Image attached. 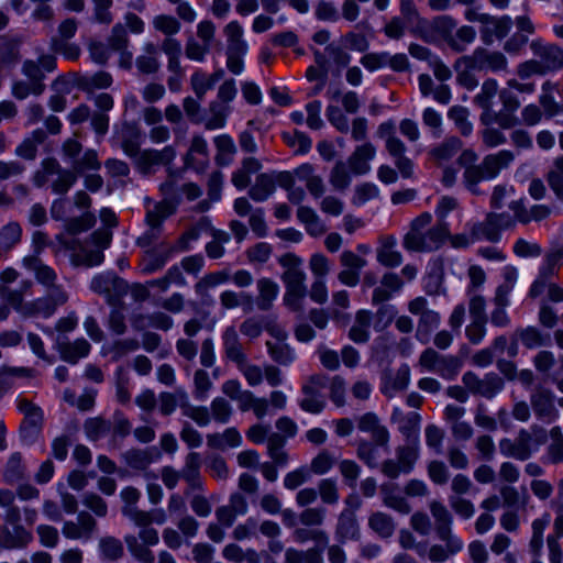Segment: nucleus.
<instances>
[{
    "label": "nucleus",
    "mask_w": 563,
    "mask_h": 563,
    "mask_svg": "<svg viewBox=\"0 0 563 563\" xmlns=\"http://www.w3.org/2000/svg\"><path fill=\"white\" fill-rule=\"evenodd\" d=\"M432 214L423 212L411 221L410 229L402 240V245L411 252H432L441 247L449 236V228L445 221H439L429 228Z\"/></svg>",
    "instance_id": "1"
},
{
    "label": "nucleus",
    "mask_w": 563,
    "mask_h": 563,
    "mask_svg": "<svg viewBox=\"0 0 563 563\" xmlns=\"http://www.w3.org/2000/svg\"><path fill=\"white\" fill-rule=\"evenodd\" d=\"M515 159V154L508 150L486 155L475 166H470L463 172V185L473 195L485 194L481 183L496 178L503 169L508 168Z\"/></svg>",
    "instance_id": "2"
},
{
    "label": "nucleus",
    "mask_w": 563,
    "mask_h": 563,
    "mask_svg": "<svg viewBox=\"0 0 563 563\" xmlns=\"http://www.w3.org/2000/svg\"><path fill=\"white\" fill-rule=\"evenodd\" d=\"M284 268L282 280L285 284V305L292 311H302V301L307 295L306 273L302 268V260L294 253H286L278 258Z\"/></svg>",
    "instance_id": "3"
},
{
    "label": "nucleus",
    "mask_w": 563,
    "mask_h": 563,
    "mask_svg": "<svg viewBox=\"0 0 563 563\" xmlns=\"http://www.w3.org/2000/svg\"><path fill=\"white\" fill-rule=\"evenodd\" d=\"M16 408L23 416L19 428L20 439L25 444H33L38 440L42 433L44 424L43 409L25 398L18 400Z\"/></svg>",
    "instance_id": "4"
},
{
    "label": "nucleus",
    "mask_w": 563,
    "mask_h": 563,
    "mask_svg": "<svg viewBox=\"0 0 563 563\" xmlns=\"http://www.w3.org/2000/svg\"><path fill=\"white\" fill-rule=\"evenodd\" d=\"M419 365L427 371L438 373L445 379H453L460 372L462 362L456 356L442 355L429 347L421 353Z\"/></svg>",
    "instance_id": "5"
},
{
    "label": "nucleus",
    "mask_w": 563,
    "mask_h": 563,
    "mask_svg": "<svg viewBox=\"0 0 563 563\" xmlns=\"http://www.w3.org/2000/svg\"><path fill=\"white\" fill-rule=\"evenodd\" d=\"M457 65H467L477 71L490 70L494 73L506 70L508 60L497 51H488L477 47L471 55H464L457 59Z\"/></svg>",
    "instance_id": "6"
},
{
    "label": "nucleus",
    "mask_w": 563,
    "mask_h": 563,
    "mask_svg": "<svg viewBox=\"0 0 563 563\" xmlns=\"http://www.w3.org/2000/svg\"><path fill=\"white\" fill-rule=\"evenodd\" d=\"M46 295L40 297L26 306V311L31 314H41L43 317L52 316L57 307L65 305L68 301V292L57 282L54 286L45 287Z\"/></svg>",
    "instance_id": "7"
},
{
    "label": "nucleus",
    "mask_w": 563,
    "mask_h": 563,
    "mask_svg": "<svg viewBox=\"0 0 563 563\" xmlns=\"http://www.w3.org/2000/svg\"><path fill=\"white\" fill-rule=\"evenodd\" d=\"M90 288L95 292L106 296L109 305L115 306L128 291V284L124 279L112 273H104L92 278Z\"/></svg>",
    "instance_id": "8"
},
{
    "label": "nucleus",
    "mask_w": 563,
    "mask_h": 563,
    "mask_svg": "<svg viewBox=\"0 0 563 563\" xmlns=\"http://www.w3.org/2000/svg\"><path fill=\"white\" fill-rule=\"evenodd\" d=\"M462 382L468 391L485 398H493L504 388L503 379L495 373H489L481 378L473 372H466Z\"/></svg>",
    "instance_id": "9"
},
{
    "label": "nucleus",
    "mask_w": 563,
    "mask_h": 563,
    "mask_svg": "<svg viewBox=\"0 0 563 563\" xmlns=\"http://www.w3.org/2000/svg\"><path fill=\"white\" fill-rule=\"evenodd\" d=\"M176 156V151L168 145L162 150H144L134 156L135 167L143 175L154 173V167L158 165H169Z\"/></svg>",
    "instance_id": "10"
},
{
    "label": "nucleus",
    "mask_w": 563,
    "mask_h": 563,
    "mask_svg": "<svg viewBox=\"0 0 563 563\" xmlns=\"http://www.w3.org/2000/svg\"><path fill=\"white\" fill-rule=\"evenodd\" d=\"M530 49L547 73L563 68V48L556 44L533 40Z\"/></svg>",
    "instance_id": "11"
},
{
    "label": "nucleus",
    "mask_w": 563,
    "mask_h": 563,
    "mask_svg": "<svg viewBox=\"0 0 563 563\" xmlns=\"http://www.w3.org/2000/svg\"><path fill=\"white\" fill-rule=\"evenodd\" d=\"M530 405L534 416L543 422L551 423L559 417L554 395L548 388L537 387L530 395Z\"/></svg>",
    "instance_id": "12"
},
{
    "label": "nucleus",
    "mask_w": 563,
    "mask_h": 563,
    "mask_svg": "<svg viewBox=\"0 0 563 563\" xmlns=\"http://www.w3.org/2000/svg\"><path fill=\"white\" fill-rule=\"evenodd\" d=\"M97 530L96 519L87 511L78 514L76 521H65L62 528L63 536L68 540H89Z\"/></svg>",
    "instance_id": "13"
},
{
    "label": "nucleus",
    "mask_w": 563,
    "mask_h": 563,
    "mask_svg": "<svg viewBox=\"0 0 563 563\" xmlns=\"http://www.w3.org/2000/svg\"><path fill=\"white\" fill-rule=\"evenodd\" d=\"M437 537L444 543H434L428 548L427 558L430 562L444 563L463 550L464 543L457 536L437 534Z\"/></svg>",
    "instance_id": "14"
},
{
    "label": "nucleus",
    "mask_w": 563,
    "mask_h": 563,
    "mask_svg": "<svg viewBox=\"0 0 563 563\" xmlns=\"http://www.w3.org/2000/svg\"><path fill=\"white\" fill-rule=\"evenodd\" d=\"M530 441L531 433L527 430H520L515 440L505 438L499 441L500 453L507 457L526 461L532 454Z\"/></svg>",
    "instance_id": "15"
},
{
    "label": "nucleus",
    "mask_w": 563,
    "mask_h": 563,
    "mask_svg": "<svg viewBox=\"0 0 563 563\" xmlns=\"http://www.w3.org/2000/svg\"><path fill=\"white\" fill-rule=\"evenodd\" d=\"M410 382V368L407 364L400 365L396 371L386 369L383 373L380 391L388 398L398 391L405 390Z\"/></svg>",
    "instance_id": "16"
},
{
    "label": "nucleus",
    "mask_w": 563,
    "mask_h": 563,
    "mask_svg": "<svg viewBox=\"0 0 563 563\" xmlns=\"http://www.w3.org/2000/svg\"><path fill=\"white\" fill-rule=\"evenodd\" d=\"M357 428L362 432L371 434L372 441L382 448H388L389 431L382 423L378 416L374 412H366L356 419Z\"/></svg>",
    "instance_id": "17"
},
{
    "label": "nucleus",
    "mask_w": 563,
    "mask_h": 563,
    "mask_svg": "<svg viewBox=\"0 0 563 563\" xmlns=\"http://www.w3.org/2000/svg\"><path fill=\"white\" fill-rule=\"evenodd\" d=\"M71 81L75 87L86 93H93L95 90L107 89L113 84V77L106 70H99L93 74H71Z\"/></svg>",
    "instance_id": "18"
},
{
    "label": "nucleus",
    "mask_w": 563,
    "mask_h": 563,
    "mask_svg": "<svg viewBox=\"0 0 563 563\" xmlns=\"http://www.w3.org/2000/svg\"><path fill=\"white\" fill-rule=\"evenodd\" d=\"M408 310L410 313L419 316V331L429 333L440 323V314L428 308V301L424 297H417L409 301Z\"/></svg>",
    "instance_id": "19"
},
{
    "label": "nucleus",
    "mask_w": 563,
    "mask_h": 563,
    "mask_svg": "<svg viewBox=\"0 0 563 563\" xmlns=\"http://www.w3.org/2000/svg\"><path fill=\"white\" fill-rule=\"evenodd\" d=\"M48 173L56 176L51 181V187L54 194L64 196L77 181V174L75 170L62 168L59 163L55 161H48L46 163Z\"/></svg>",
    "instance_id": "20"
},
{
    "label": "nucleus",
    "mask_w": 563,
    "mask_h": 563,
    "mask_svg": "<svg viewBox=\"0 0 563 563\" xmlns=\"http://www.w3.org/2000/svg\"><path fill=\"white\" fill-rule=\"evenodd\" d=\"M22 264L29 272L33 273L35 280L44 288L54 286L58 279L56 271L45 264L37 255L25 256Z\"/></svg>",
    "instance_id": "21"
},
{
    "label": "nucleus",
    "mask_w": 563,
    "mask_h": 563,
    "mask_svg": "<svg viewBox=\"0 0 563 563\" xmlns=\"http://www.w3.org/2000/svg\"><path fill=\"white\" fill-rule=\"evenodd\" d=\"M486 22L479 27L482 41L489 45L495 38H504L510 31L511 19L509 16L496 18L488 15Z\"/></svg>",
    "instance_id": "22"
},
{
    "label": "nucleus",
    "mask_w": 563,
    "mask_h": 563,
    "mask_svg": "<svg viewBox=\"0 0 563 563\" xmlns=\"http://www.w3.org/2000/svg\"><path fill=\"white\" fill-rule=\"evenodd\" d=\"M376 154L375 146L365 142L355 147L354 152L347 159V164L355 175H364L369 172L371 166L369 162L374 158Z\"/></svg>",
    "instance_id": "23"
},
{
    "label": "nucleus",
    "mask_w": 563,
    "mask_h": 563,
    "mask_svg": "<svg viewBox=\"0 0 563 563\" xmlns=\"http://www.w3.org/2000/svg\"><path fill=\"white\" fill-rule=\"evenodd\" d=\"M33 540V536L23 526L16 525L11 531L8 526H0V541L4 549H23Z\"/></svg>",
    "instance_id": "24"
},
{
    "label": "nucleus",
    "mask_w": 563,
    "mask_h": 563,
    "mask_svg": "<svg viewBox=\"0 0 563 563\" xmlns=\"http://www.w3.org/2000/svg\"><path fill=\"white\" fill-rule=\"evenodd\" d=\"M135 66L142 75H153L161 69L158 47L153 42H146L142 53L135 58Z\"/></svg>",
    "instance_id": "25"
},
{
    "label": "nucleus",
    "mask_w": 563,
    "mask_h": 563,
    "mask_svg": "<svg viewBox=\"0 0 563 563\" xmlns=\"http://www.w3.org/2000/svg\"><path fill=\"white\" fill-rule=\"evenodd\" d=\"M170 257L172 250H166L165 243H162L158 250H146L140 263L141 272L145 275L154 274L161 271Z\"/></svg>",
    "instance_id": "26"
},
{
    "label": "nucleus",
    "mask_w": 563,
    "mask_h": 563,
    "mask_svg": "<svg viewBox=\"0 0 563 563\" xmlns=\"http://www.w3.org/2000/svg\"><path fill=\"white\" fill-rule=\"evenodd\" d=\"M335 538L344 543L346 540H357L360 538V527L356 516L351 510H343L335 526Z\"/></svg>",
    "instance_id": "27"
},
{
    "label": "nucleus",
    "mask_w": 563,
    "mask_h": 563,
    "mask_svg": "<svg viewBox=\"0 0 563 563\" xmlns=\"http://www.w3.org/2000/svg\"><path fill=\"white\" fill-rule=\"evenodd\" d=\"M230 280L229 271H218L206 274L194 286L196 295L202 302L211 301L210 289Z\"/></svg>",
    "instance_id": "28"
},
{
    "label": "nucleus",
    "mask_w": 563,
    "mask_h": 563,
    "mask_svg": "<svg viewBox=\"0 0 563 563\" xmlns=\"http://www.w3.org/2000/svg\"><path fill=\"white\" fill-rule=\"evenodd\" d=\"M224 354L233 363L243 361L246 356L243 345L240 342L238 331L233 325L225 328L221 336Z\"/></svg>",
    "instance_id": "29"
},
{
    "label": "nucleus",
    "mask_w": 563,
    "mask_h": 563,
    "mask_svg": "<svg viewBox=\"0 0 563 563\" xmlns=\"http://www.w3.org/2000/svg\"><path fill=\"white\" fill-rule=\"evenodd\" d=\"M429 508L434 519L435 533L442 536H455L452 530L453 517L448 508L439 500H432Z\"/></svg>",
    "instance_id": "30"
},
{
    "label": "nucleus",
    "mask_w": 563,
    "mask_h": 563,
    "mask_svg": "<svg viewBox=\"0 0 563 563\" xmlns=\"http://www.w3.org/2000/svg\"><path fill=\"white\" fill-rule=\"evenodd\" d=\"M322 552L317 545L307 550L289 547L285 550L284 563H324Z\"/></svg>",
    "instance_id": "31"
},
{
    "label": "nucleus",
    "mask_w": 563,
    "mask_h": 563,
    "mask_svg": "<svg viewBox=\"0 0 563 563\" xmlns=\"http://www.w3.org/2000/svg\"><path fill=\"white\" fill-rule=\"evenodd\" d=\"M372 323V312L368 310H358L355 313L354 323L349 331V339L355 343H366L369 340V327Z\"/></svg>",
    "instance_id": "32"
},
{
    "label": "nucleus",
    "mask_w": 563,
    "mask_h": 563,
    "mask_svg": "<svg viewBox=\"0 0 563 563\" xmlns=\"http://www.w3.org/2000/svg\"><path fill=\"white\" fill-rule=\"evenodd\" d=\"M123 462L135 471H145L154 461L153 449H130L121 454Z\"/></svg>",
    "instance_id": "33"
},
{
    "label": "nucleus",
    "mask_w": 563,
    "mask_h": 563,
    "mask_svg": "<svg viewBox=\"0 0 563 563\" xmlns=\"http://www.w3.org/2000/svg\"><path fill=\"white\" fill-rule=\"evenodd\" d=\"M46 139V132L42 129H36L32 134L25 137L15 148V155L26 161H33L37 155V147Z\"/></svg>",
    "instance_id": "34"
},
{
    "label": "nucleus",
    "mask_w": 563,
    "mask_h": 563,
    "mask_svg": "<svg viewBox=\"0 0 563 563\" xmlns=\"http://www.w3.org/2000/svg\"><path fill=\"white\" fill-rule=\"evenodd\" d=\"M498 92V84L495 79L488 78L482 84L479 92L474 97V103L478 106L483 112L481 115H490L493 111L494 98Z\"/></svg>",
    "instance_id": "35"
},
{
    "label": "nucleus",
    "mask_w": 563,
    "mask_h": 563,
    "mask_svg": "<svg viewBox=\"0 0 563 563\" xmlns=\"http://www.w3.org/2000/svg\"><path fill=\"white\" fill-rule=\"evenodd\" d=\"M220 303L224 309L242 307L244 312H252L254 309L253 296L244 291L224 290L220 294Z\"/></svg>",
    "instance_id": "36"
},
{
    "label": "nucleus",
    "mask_w": 563,
    "mask_h": 563,
    "mask_svg": "<svg viewBox=\"0 0 563 563\" xmlns=\"http://www.w3.org/2000/svg\"><path fill=\"white\" fill-rule=\"evenodd\" d=\"M463 146L462 141L456 136L446 137L442 143L430 151V157L441 165L450 161Z\"/></svg>",
    "instance_id": "37"
},
{
    "label": "nucleus",
    "mask_w": 563,
    "mask_h": 563,
    "mask_svg": "<svg viewBox=\"0 0 563 563\" xmlns=\"http://www.w3.org/2000/svg\"><path fill=\"white\" fill-rule=\"evenodd\" d=\"M258 296L256 298L257 308L267 311L273 307L274 300L277 298L279 287L271 278H261L257 280Z\"/></svg>",
    "instance_id": "38"
},
{
    "label": "nucleus",
    "mask_w": 563,
    "mask_h": 563,
    "mask_svg": "<svg viewBox=\"0 0 563 563\" xmlns=\"http://www.w3.org/2000/svg\"><path fill=\"white\" fill-rule=\"evenodd\" d=\"M58 349L64 361L75 364L79 358L89 354L90 344L85 339H77L74 342L59 343Z\"/></svg>",
    "instance_id": "39"
},
{
    "label": "nucleus",
    "mask_w": 563,
    "mask_h": 563,
    "mask_svg": "<svg viewBox=\"0 0 563 563\" xmlns=\"http://www.w3.org/2000/svg\"><path fill=\"white\" fill-rule=\"evenodd\" d=\"M158 400L161 413L169 416L176 410L178 405L185 409V406H187V402L189 401V397L184 389L178 388L174 393L164 391L159 394Z\"/></svg>",
    "instance_id": "40"
},
{
    "label": "nucleus",
    "mask_w": 563,
    "mask_h": 563,
    "mask_svg": "<svg viewBox=\"0 0 563 563\" xmlns=\"http://www.w3.org/2000/svg\"><path fill=\"white\" fill-rule=\"evenodd\" d=\"M393 419L398 422L400 432L408 440H418L417 432L421 421L419 413L409 412L407 415H402L400 410L396 409L393 413Z\"/></svg>",
    "instance_id": "41"
},
{
    "label": "nucleus",
    "mask_w": 563,
    "mask_h": 563,
    "mask_svg": "<svg viewBox=\"0 0 563 563\" xmlns=\"http://www.w3.org/2000/svg\"><path fill=\"white\" fill-rule=\"evenodd\" d=\"M275 189L274 176L269 174H260L255 179V184L250 188L249 196L252 200L262 202L273 195Z\"/></svg>",
    "instance_id": "42"
},
{
    "label": "nucleus",
    "mask_w": 563,
    "mask_h": 563,
    "mask_svg": "<svg viewBox=\"0 0 563 563\" xmlns=\"http://www.w3.org/2000/svg\"><path fill=\"white\" fill-rule=\"evenodd\" d=\"M514 339L519 340L522 345L529 350L538 349L547 344V338L537 327L532 325L517 328L514 332Z\"/></svg>",
    "instance_id": "43"
},
{
    "label": "nucleus",
    "mask_w": 563,
    "mask_h": 563,
    "mask_svg": "<svg viewBox=\"0 0 563 563\" xmlns=\"http://www.w3.org/2000/svg\"><path fill=\"white\" fill-rule=\"evenodd\" d=\"M368 527L383 539L390 538L396 529L393 517L383 511L371 514Z\"/></svg>",
    "instance_id": "44"
},
{
    "label": "nucleus",
    "mask_w": 563,
    "mask_h": 563,
    "mask_svg": "<svg viewBox=\"0 0 563 563\" xmlns=\"http://www.w3.org/2000/svg\"><path fill=\"white\" fill-rule=\"evenodd\" d=\"M396 459L402 466V473L409 474L419 459V441L412 440L408 444L396 449Z\"/></svg>",
    "instance_id": "45"
},
{
    "label": "nucleus",
    "mask_w": 563,
    "mask_h": 563,
    "mask_svg": "<svg viewBox=\"0 0 563 563\" xmlns=\"http://www.w3.org/2000/svg\"><path fill=\"white\" fill-rule=\"evenodd\" d=\"M20 40L0 37V68L14 66L20 60Z\"/></svg>",
    "instance_id": "46"
},
{
    "label": "nucleus",
    "mask_w": 563,
    "mask_h": 563,
    "mask_svg": "<svg viewBox=\"0 0 563 563\" xmlns=\"http://www.w3.org/2000/svg\"><path fill=\"white\" fill-rule=\"evenodd\" d=\"M99 550L102 560L114 562L120 560L124 555L123 543L111 536L102 537L99 540Z\"/></svg>",
    "instance_id": "47"
},
{
    "label": "nucleus",
    "mask_w": 563,
    "mask_h": 563,
    "mask_svg": "<svg viewBox=\"0 0 563 563\" xmlns=\"http://www.w3.org/2000/svg\"><path fill=\"white\" fill-rule=\"evenodd\" d=\"M396 240L389 236L385 240L382 247L377 251V261L387 267L399 266L402 262L400 252L395 250Z\"/></svg>",
    "instance_id": "48"
},
{
    "label": "nucleus",
    "mask_w": 563,
    "mask_h": 563,
    "mask_svg": "<svg viewBox=\"0 0 563 563\" xmlns=\"http://www.w3.org/2000/svg\"><path fill=\"white\" fill-rule=\"evenodd\" d=\"M230 111V106L217 99L211 101L209 103L210 118L206 121V129L217 130L223 128L225 125L227 117L229 115Z\"/></svg>",
    "instance_id": "49"
},
{
    "label": "nucleus",
    "mask_w": 563,
    "mask_h": 563,
    "mask_svg": "<svg viewBox=\"0 0 563 563\" xmlns=\"http://www.w3.org/2000/svg\"><path fill=\"white\" fill-rule=\"evenodd\" d=\"M177 201L164 199L161 202H157L153 209L148 210L146 213V223H153L162 227V223L165 219L170 217L176 212Z\"/></svg>",
    "instance_id": "50"
},
{
    "label": "nucleus",
    "mask_w": 563,
    "mask_h": 563,
    "mask_svg": "<svg viewBox=\"0 0 563 563\" xmlns=\"http://www.w3.org/2000/svg\"><path fill=\"white\" fill-rule=\"evenodd\" d=\"M476 38V31L470 25H463L456 30L451 37L448 38V45L451 49L462 53Z\"/></svg>",
    "instance_id": "51"
},
{
    "label": "nucleus",
    "mask_w": 563,
    "mask_h": 563,
    "mask_svg": "<svg viewBox=\"0 0 563 563\" xmlns=\"http://www.w3.org/2000/svg\"><path fill=\"white\" fill-rule=\"evenodd\" d=\"M124 541L129 552L136 561L141 563H154L155 556L153 551L150 549L151 545L141 543L133 534L125 536Z\"/></svg>",
    "instance_id": "52"
},
{
    "label": "nucleus",
    "mask_w": 563,
    "mask_h": 563,
    "mask_svg": "<svg viewBox=\"0 0 563 563\" xmlns=\"http://www.w3.org/2000/svg\"><path fill=\"white\" fill-rule=\"evenodd\" d=\"M140 131L130 124H124L121 131V147L123 152L134 157L140 153Z\"/></svg>",
    "instance_id": "53"
},
{
    "label": "nucleus",
    "mask_w": 563,
    "mask_h": 563,
    "mask_svg": "<svg viewBox=\"0 0 563 563\" xmlns=\"http://www.w3.org/2000/svg\"><path fill=\"white\" fill-rule=\"evenodd\" d=\"M495 217H486L482 222H477L472 225V234L476 241L487 240L489 242H497L500 238L498 229L495 224Z\"/></svg>",
    "instance_id": "54"
},
{
    "label": "nucleus",
    "mask_w": 563,
    "mask_h": 563,
    "mask_svg": "<svg viewBox=\"0 0 563 563\" xmlns=\"http://www.w3.org/2000/svg\"><path fill=\"white\" fill-rule=\"evenodd\" d=\"M22 229L18 222H9L0 229V252H9L20 241Z\"/></svg>",
    "instance_id": "55"
},
{
    "label": "nucleus",
    "mask_w": 563,
    "mask_h": 563,
    "mask_svg": "<svg viewBox=\"0 0 563 563\" xmlns=\"http://www.w3.org/2000/svg\"><path fill=\"white\" fill-rule=\"evenodd\" d=\"M214 144L218 150L216 155L217 164L221 166L230 164L232 156L236 152V147L232 137L227 134L219 135L214 139Z\"/></svg>",
    "instance_id": "56"
},
{
    "label": "nucleus",
    "mask_w": 563,
    "mask_h": 563,
    "mask_svg": "<svg viewBox=\"0 0 563 563\" xmlns=\"http://www.w3.org/2000/svg\"><path fill=\"white\" fill-rule=\"evenodd\" d=\"M292 538L298 543H306L313 541L317 544L327 545L329 542V536L327 531L320 528L300 527L292 531Z\"/></svg>",
    "instance_id": "57"
},
{
    "label": "nucleus",
    "mask_w": 563,
    "mask_h": 563,
    "mask_svg": "<svg viewBox=\"0 0 563 563\" xmlns=\"http://www.w3.org/2000/svg\"><path fill=\"white\" fill-rule=\"evenodd\" d=\"M267 351L272 360L280 365L287 366L295 360L292 349L285 342H271L266 343Z\"/></svg>",
    "instance_id": "58"
},
{
    "label": "nucleus",
    "mask_w": 563,
    "mask_h": 563,
    "mask_svg": "<svg viewBox=\"0 0 563 563\" xmlns=\"http://www.w3.org/2000/svg\"><path fill=\"white\" fill-rule=\"evenodd\" d=\"M547 180L558 199L563 201V155L553 161V165L547 175Z\"/></svg>",
    "instance_id": "59"
},
{
    "label": "nucleus",
    "mask_w": 563,
    "mask_h": 563,
    "mask_svg": "<svg viewBox=\"0 0 563 563\" xmlns=\"http://www.w3.org/2000/svg\"><path fill=\"white\" fill-rule=\"evenodd\" d=\"M335 457L329 450H321L310 462L309 473L314 475L327 474L334 465Z\"/></svg>",
    "instance_id": "60"
},
{
    "label": "nucleus",
    "mask_w": 563,
    "mask_h": 563,
    "mask_svg": "<svg viewBox=\"0 0 563 563\" xmlns=\"http://www.w3.org/2000/svg\"><path fill=\"white\" fill-rule=\"evenodd\" d=\"M235 365L245 378L249 386L256 387L263 383L264 368H261L258 365L249 363L247 356H245L243 361L238 362Z\"/></svg>",
    "instance_id": "61"
},
{
    "label": "nucleus",
    "mask_w": 563,
    "mask_h": 563,
    "mask_svg": "<svg viewBox=\"0 0 563 563\" xmlns=\"http://www.w3.org/2000/svg\"><path fill=\"white\" fill-rule=\"evenodd\" d=\"M103 253L101 250H89L82 247L79 252L71 255V264L74 266H97L103 262Z\"/></svg>",
    "instance_id": "62"
},
{
    "label": "nucleus",
    "mask_w": 563,
    "mask_h": 563,
    "mask_svg": "<svg viewBox=\"0 0 563 563\" xmlns=\"http://www.w3.org/2000/svg\"><path fill=\"white\" fill-rule=\"evenodd\" d=\"M329 181L334 190L344 191L351 184V176L345 163L339 161L334 164L329 175Z\"/></svg>",
    "instance_id": "63"
},
{
    "label": "nucleus",
    "mask_w": 563,
    "mask_h": 563,
    "mask_svg": "<svg viewBox=\"0 0 563 563\" xmlns=\"http://www.w3.org/2000/svg\"><path fill=\"white\" fill-rule=\"evenodd\" d=\"M155 31L164 34L166 37L173 36L180 31V22L173 15L158 14L152 20Z\"/></svg>",
    "instance_id": "64"
}]
</instances>
